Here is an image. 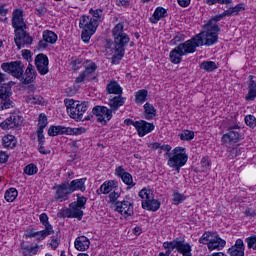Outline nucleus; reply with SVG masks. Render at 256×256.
<instances>
[{
    "label": "nucleus",
    "instance_id": "obj_49",
    "mask_svg": "<svg viewBox=\"0 0 256 256\" xmlns=\"http://www.w3.org/2000/svg\"><path fill=\"white\" fill-rule=\"evenodd\" d=\"M47 125H49V121L47 120V115L41 113L38 118V129H41L44 131Z\"/></svg>",
    "mask_w": 256,
    "mask_h": 256
},
{
    "label": "nucleus",
    "instance_id": "obj_2",
    "mask_svg": "<svg viewBox=\"0 0 256 256\" xmlns=\"http://www.w3.org/2000/svg\"><path fill=\"white\" fill-rule=\"evenodd\" d=\"M64 104L71 119H75V121H91V119H93V115H88L83 118V115H85L87 109H89V102L79 103V101L66 98Z\"/></svg>",
    "mask_w": 256,
    "mask_h": 256
},
{
    "label": "nucleus",
    "instance_id": "obj_47",
    "mask_svg": "<svg viewBox=\"0 0 256 256\" xmlns=\"http://www.w3.org/2000/svg\"><path fill=\"white\" fill-rule=\"evenodd\" d=\"M181 141H192L195 139V132L191 130H184L179 134Z\"/></svg>",
    "mask_w": 256,
    "mask_h": 256
},
{
    "label": "nucleus",
    "instance_id": "obj_19",
    "mask_svg": "<svg viewBox=\"0 0 256 256\" xmlns=\"http://www.w3.org/2000/svg\"><path fill=\"white\" fill-rule=\"evenodd\" d=\"M43 39L39 41V48L40 49H47L50 45H55L57 43V34L51 30H46L42 34Z\"/></svg>",
    "mask_w": 256,
    "mask_h": 256
},
{
    "label": "nucleus",
    "instance_id": "obj_25",
    "mask_svg": "<svg viewBox=\"0 0 256 256\" xmlns=\"http://www.w3.org/2000/svg\"><path fill=\"white\" fill-rule=\"evenodd\" d=\"M227 253L230 256H245V243L243 239H237L235 244L228 249Z\"/></svg>",
    "mask_w": 256,
    "mask_h": 256
},
{
    "label": "nucleus",
    "instance_id": "obj_36",
    "mask_svg": "<svg viewBox=\"0 0 256 256\" xmlns=\"http://www.w3.org/2000/svg\"><path fill=\"white\" fill-rule=\"evenodd\" d=\"M24 101L29 105H42L43 98L39 94H27L24 96Z\"/></svg>",
    "mask_w": 256,
    "mask_h": 256
},
{
    "label": "nucleus",
    "instance_id": "obj_43",
    "mask_svg": "<svg viewBox=\"0 0 256 256\" xmlns=\"http://www.w3.org/2000/svg\"><path fill=\"white\" fill-rule=\"evenodd\" d=\"M40 223L44 226V229H47V231H53V225L49 223V216H47L46 213H42L39 216Z\"/></svg>",
    "mask_w": 256,
    "mask_h": 256
},
{
    "label": "nucleus",
    "instance_id": "obj_28",
    "mask_svg": "<svg viewBox=\"0 0 256 256\" xmlns=\"http://www.w3.org/2000/svg\"><path fill=\"white\" fill-rule=\"evenodd\" d=\"M21 125V117L19 116H10L5 121L0 124V127L7 131L9 129H15Z\"/></svg>",
    "mask_w": 256,
    "mask_h": 256
},
{
    "label": "nucleus",
    "instance_id": "obj_53",
    "mask_svg": "<svg viewBox=\"0 0 256 256\" xmlns=\"http://www.w3.org/2000/svg\"><path fill=\"white\" fill-rule=\"evenodd\" d=\"M77 201L74 202L78 207L85 209V205L87 204V197L81 196L80 194L76 195Z\"/></svg>",
    "mask_w": 256,
    "mask_h": 256
},
{
    "label": "nucleus",
    "instance_id": "obj_34",
    "mask_svg": "<svg viewBox=\"0 0 256 256\" xmlns=\"http://www.w3.org/2000/svg\"><path fill=\"white\" fill-rule=\"evenodd\" d=\"M106 91L109 95H123V88L117 81H111L106 86Z\"/></svg>",
    "mask_w": 256,
    "mask_h": 256
},
{
    "label": "nucleus",
    "instance_id": "obj_16",
    "mask_svg": "<svg viewBox=\"0 0 256 256\" xmlns=\"http://www.w3.org/2000/svg\"><path fill=\"white\" fill-rule=\"evenodd\" d=\"M14 33V41L18 49H21V47H25V45H31V43H33V38L29 35V33H27V31H25V29L15 30Z\"/></svg>",
    "mask_w": 256,
    "mask_h": 256
},
{
    "label": "nucleus",
    "instance_id": "obj_63",
    "mask_svg": "<svg viewBox=\"0 0 256 256\" xmlns=\"http://www.w3.org/2000/svg\"><path fill=\"white\" fill-rule=\"evenodd\" d=\"M244 213H245L246 217H255L256 216L255 210H253L251 208H247Z\"/></svg>",
    "mask_w": 256,
    "mask_h": 256
},
{
    "label": "nucleus",
    "instance_id": "obj_9",
    "mask_svg": "<svg viewBox=\"0 0 256 256\" xmlns=\"http://www.w3.org/2000/svg\"><path fill=\"white\" fill-rule=\"evenodd\" d=\"M243 139L241 127L239 125H232L228 127V132L222 136V143L229 147L233 143H238Z\"/></svg>",
    "mask_w": 256,
    "mask_h": 256
},
{
    "label": "nucleus",
    "instance_id": "obj_21",
    "mask_svg": "<svg viewBox=\"0 0 256 256\" xmlns=\"http://www.w3.org/2000/svg\"><path fill=\"white\" fill-rule=\"evenodd\" d=\"M12 27L15 29V31L19 29H27V24H25V20L23 19L22 10L16 9L13 11Z\"/></svg>",
    "mask_w": 256,
    "mask_h": 256
},
{
    "label": "nucleus",
    "instance_id": "obj_18",
    "mask_svg": "<svg viewBox=\"0 0 256 256\" xmlns=\"http://www.w3.org/2000/svg\"><path fill=\"white\" fill-rule=\"evenodd\" d=\"M133 127H135L139 137H145V135L155 130V124L149 123L145 120L136 121L133 123Z\"/></svg>",
    "mask_w": 256,
    "mask_h": 256
},
{
    "label": "nucleus",
    "instance_id": "obj_61",
    "mask_svg": "<svg viewBox=\"0 0 256 256\" xmlns=\"http://www.w3.org/2000/svg\"><path fill=\"white\" fill-rule=\"evenodd\" d=\"M89 74L87 72H82L77 78H76V83H83L85 79H87V76Z\"/></svg>",
    "mask_w": 256,
    "mask_h": 256
},
{
    "label": "nucleus",
    "instance_id": "obj_64",
    "mask_svg": "<svg viewBox=\"0 0 256 256\" xmlns=\"http://www.w3.org/2000/svg\"><path fill=\"white\" fill-rule=\"evenodd\" d=\"M22 57H24V59H27L28 61H31V51L23 50Z\"/></svg>",
    "mask_w": 256,
    "mask_h": 256
},
{
    "label": "nucleus",
    "instance_id": "obj_51",
    "mask_svg": "<svg viewBox=\"0 0 256 256\" xmlns=\"http://www.w3.org/2000/svg\"><path fill=\"white\" fill-rule=\"evenodd\" d=\"M37 171H39V169L35 164H29L24 169V173H26V175H36Z\"/></svg>",
    "mask_w": 256,
    "mask_h": 256
},
{
    "label": "nucleus",
    "instance_id": "obj_15",
    "mask_svg": "<svg viewBox=\"0 0 256 256\" xmlns=\"http://www.w3.org/2000/svg\"><path fill=\"white\" fill-rule=\"evenodd\" d=\"M79 133H81V129L65 126H50L48 129L50 137H57V135H79Z\"/></svg>",
    "mask_w": 256,
    "mask_h": 256
},
{
    "label": "nucleus",
    "instance_id": "obj_39",
    "mask_svg": "<svg viewBox=\"0 0 256 256\" xmlns=\"http://www.w3.org/2000/svg\"><path fill=\"white\" fill-rule=\"evenodd\" d=\"M241 11H245V4L244 3H240L234 7H230L227 10H225L226 16L227 17H235L236 15H238L239 13H241Z\"/></svg>",
    "mask_w": 256,
    "mask_h": 256
},
{
    "label": "nucleus",
    "instance_id": "obj_40",
    "mask_svg": "<svg viewBox=\"0 0 256 256\" xmlns=\"http://www.w3.org/2000/svg\"><path fill=\"white\" fill-rule=\"evenodd\" d=\"M2 145L5 149H13L17 145V140L13 135H6L2 138Z\"/></svg>",
    "mask_w": 256,
    "mask_h": 256
},
{
    "label": "nucleus",
    "instance_id": "obj_24",
    "mask_svg": "<svg viewBox=\"0 0 256 256\" xmlns=\"http://www.w3.org/2000/svg\"><path fill=\"white\" fill-rule=\"evenodd\" d=\"M37 77V72L35 71V66L28 64L25 73L22 72V77L20 81L24 83V85H29V83H33Z\"/></svg>",
    "mask_w": 256,
    "mask_h": 256
},
{
    "label": "nucleus",
    "instance_id": "obj_12",
    "mask_svg": "<svg viewBox=\"0 0 256 256\" xmlns=\"http://www.w3.org/2000/svg\"><path fill=\"white\" fill-rule=\"evenodd\" d=\"M201 45H203V41L201 40L200 36H194L184 43H180L178 45V49L185 56L195 53V51H197V47H201Z\"/></svg>",
    "mask_w": 256,
    "mask_h": 256
},
{
    "label": "nucleus",
    "instance_id": "obj_55",
    "mask_svg": "<svg viewBox=\"0 0 256 256\" xmlns=\"http://www.w3.org/2000/svg\"><path fill=\"white\" fill-rule=\"evenodd\" d=\"M248 249H254L256 251V235H252L245 239Z\"/></svg>",
    "mask_w": 256,
    "mask_h": 256
},
{
    "label": "nucleus",
    "instance_id": "obj_62",
    "mask_svg": "<svg viewBox=\"0 0 256 256\" xmlns=\"http://www.w3.org/2000/svg\"><path fill=\"white\" fill-rule=\"evenodd\" d=\"M35 91H37V87L35 85L31 84L26 87V93L28 95H34Z\"/></svg>",
    "mask_w": 256,
    "mask_h": 256
},
{
    "label": "nucleus",
    "instance_id": "obj_4",
    "mask_svg": "<svg viewBox=\"0 0 256 256\" xmlns=\"http://www.w3.org/2000/svg\"><path fill=\"white\" fill-rule=\"evenodd\" d=\"M168 161L167 165L171 169H175L177 173L181 171V167H185L187 164V161L189 159V156H187V153L185 152V148L183 147H176L172 150L171 154H167Z\"/></svg>",
    "mask_w": 256,
    "mask_h": 256
},
{
    "label": "nucleus",
    "instance_id": "obj_46",
    "mask_svg": "<svg viewBox=\"0 0 256 256\" xmlns=\"http://www.w3.org/2000/svg\"><path fill=\"white\" fill-rule=\"evenodd\" d=\"M200 67L204 69V71L211 73V71H215V69H217V64L213 61H204L201 63Z\"/></svg>",
    "mask_w": 256,
    "mask_h": 256
},
{
    "label": "nucleus",
    "instance_id": "obj_54",
    "mask_svg": "<svg viewBox=\"0 0 256 256\" xmlns=\"http://www.w3.org/2000/svg\"><path fill=\"white\" fill-rule=\"evenodd\" d=\"M200 165L202 167V171H207V169L211 167V160L209 159V156H204L201 159Z\"/></svg>",
    "mask_w": 256,
    "mask_h": 256
},
{
    "label": "nucleus",
    "instance_id": "obj_56",
    "mask_svg": "<svg viewBox=\"0 0 256 256\" xmlns=\"http://www.w3.org/2000/svg\"><path fill=\"white\" fill-rule=\"evenodd\" d=\"M58 217H67L68 219H73V215L71 214V208L61 209L58 212Z\"/></svg>",
    "mask_w": 256,
    "mask_h": 256
},
{
    "label": "nucleus",
    "instance_id": "obj_3",
    "mask_svg": "<svg viewBox=\"0 0 256 256\" xmlns=\"http://www.w3.org/2000/svg\"><path fill=\"white\" fill-rule=\"evenodd\" d=\"M162 247L166 249V252H160L158 256H170L175 249L180 253V255L191 256V251H193L191 244L186 242L183 237L175 238L172 241H166L162 244Z\"/></svg>",
    "mask_w": 256,
    "mask_h": 256
},
{
    "label": "nucleus",
    "instance_id": "obj_31",
    "mask_svg": "<svg viewBox=\"0 0 256 256\" xmlns=\"http://www.w3.org/2000/svg\"><path fill=\"white\" fill-rule=\"evenodd\" d=\"M256 98V78L253 75L249 76L248 94L245 96L246 101H255Z\"/></svg>",
    "mask_w": 256,
    "mask_h": 256
},
{
    "label": "nucleus",
    "instance_id": "obj_29",
    "mask_svg": "<svg viewBox=\"0 0 256 256\" xmlns=\"http://www.w3.org/2000/svg\"><path fill=\"white\" fill-rule=\"evenodd\" d=\"M122 95L123 94L114 96L113 98H111L109 100L108 105H109L112 113H113V111H118L119 107H123L125 105V101H127V98L123 97Z\"/></svg>",
    "mask_w": 256,
    "mask_h": 256
},
{
    "label": "nucleus",
    "instance_id": "obj_41",
    "mask_svg": "<svg viewBox=\"0 0 256 256\" xmlns=\"http://www.w3.org/2000/svg\"><path fill=\"white\" fill-rule=\"evenodd\" d=\"M147 95H149V93L145 89L135 92V104L143 105V103L147 101Z\"/></svg>",
    "mask_w": 256,
    "mask_h": 256
},
{
    "label": "nucleus",
    "instance_id": "obj_26",
    "mask_svg": "<svg viewBox=\"0 0 256 256\" xmlns=\"http://www.w3.org/2000/svg\"><path fill=\"white\" fill-rule=\"evenodd\" d=\"M85 183H87V178H80L72 180L71 182H68V188L71 193H75V191H81V193H85L87 190V186H85Z\"/></svg>",
    "mask_w": 256,
    "mask_h": 256
},
{
    "label": "nucleus",
    "instance_id": "obj_57",
    "mask_svg": "<svg viewBox=\"0 0 256 256\" xmlns=\"http://www.w3.org/2000/svg\"><path fill=\"white\" fill-rule=\"evenodd\" d=\"M119 197H121V194L117 192V189L113 190V192H110L109 194L110 203H117Z\"/></svg>",
    "mask_w": 256,
    "mask_h": 256
},
{
    "label": "nucleus",
    "instance_id": "obj_13",
    "mask_svg": "<svg viewBox=\"0 0 256 256\" xmlns=\"http://www.w3.org/2000/svg\"><path fill=\"white\" fill-rule=\"evenodd\" d=\"M23 63L21 61H14L11 63H2L1 69L5 71V73H10L12 77L19 79L21 81V77L24 73L23 71Z\"/></svg>",
    "mask_w": 256,
    "mask_h": 256
},
{
    "label": "nucleus",
    "instance_id": "obj_17",
    "mask_svg": "<svg viewBox=\"0 0 256 256\" xmlns=\"http://www.w3.org/2000/svg\"><path fill=\"white\" fill-rule=\"evenodd\" d=\"M54 189L56 191L54 199H56V201H60V203L67 201L69 199V195L72 194V192L69 190V182L61 183L55 186Z\"/></svg>",
    "mask_w": 256,
    "mask_h": 256
},
{
    "label": "nucleus",
    "instance_id": "obj_22",
    "mask_svg": "<svg viewBox=\"0 0 256 256\" xmlns=\"http://www.w3.org/2000/svg\"><path fill=\"white\" fill-rule=\"evenodd\" d=\"M115 175H117V177H120L123 183H125V185H128V187H135L136 183L133 181V176L131 175V173L125 171L123 167H117L115 169Z\"/></svg>",
    "mask_w": 256,
    "mask_h": 256
},
{
    "label": "nucleus",
    "instance_id": "obj_60",
    "mask_svg": "<svg viewBox=\"0 0 256 256\" xmlns=\"http://www.w3.org/2000/svg\"><path fill=\"white\" fill-rule=\"evenodd\" d=\"M37 137H38V144L45 143V135H43V130L41 129L37 130Z\"/></svg>",
    "mask_w": 256,
    "mask_h": 256
},
{
    "label": "nucleus",
    "instance_id": "obj_23",
    "mask_svg": "<svg viewBox=\"0 0 256 256\" xmlns=\"http://www.w3.org/2000/svg\"><path fill=\"white\" fill-rule=\"evenodd\" d=\"M119 188V182L116 180L105 181L100 188L96 191L98 195H109L111 191H115Z\"/></svg>",
    "mask_w": 256,
    "mask_h": 256
},
{
    "label": "nucleus",
    "instance_id": "obj_7",
    "mask_svg": "<svg viewBox=\"0 0 256 256\" xmlns=\"http://www.w3.org/2000/svg\"><path fill=\"white\" fill-rule=\"evenodd\" d=\"M221 31V28L219 26H207V24L204 26V31L197 34L196 36H199L202 45H206V47H211V45H215L219 41V32Z\"/></svg>",
    "mask_w": 256,
    "mask_h": 256
},
{
    "label": "nucleus",
    "instance_id": "obj_27",
    "mask_svg": "<svg viewBox=\"0 0 256 256\" xmlns=\"http://www.w3.org/2000/svg\"><path fill=\"white\" fill-rule=\"evenodd\" d=\"M52 233H54L53 230H47L46 228H44V230L36 232L33 230H28L26 233V237H28V239H36V241H44V239H47V237H49V235H52Z\"/></svg>",
    "mask_w": 256,
    "mask_h": 256
},
{
    "label": "nucleus",
    "instance_id": "obj_20",
    "mask_svg": "<svg viewBox=\"0 0 256 256\" xmlns=\"http://www.w3.org/2000/svg\"><path fill=\"white\" fill-rule=\"evenodd\" d=\"M35 65L40 75L49 73V58L45 54H38L35 58Z\"/></svg>",
    "mask_w": 256,
    "mask_h": 256
},
{
    "label": "nucleus",
    "instance_id": "obj_37",
    "mask_svg": "<svg viewBox=\"0 0 256 256\" xmlns=\"http://www.w3.org/2000/svg\"><path fill=\"white\" fill-rule=\"evenodd\" d=\"M83 208L79 207L75 202L70 203V211L72 214V219H78L81 221L83 219Z\"/></svg>",
    "mask_w": 256,
    "mask_h": 256
},
{
    "label": "nucleus",
    "instance_id": "obj_35",
    "mask_svg": "<svg viewBox=\"0 0 256 256\" xmlns=\"http://www.w3.org/2000/svg\"><path fill=\"white\" fill-rule=\"evenodd\" d=\"M157 115V109L151 103L144 104V117L148 121H151Z\"/></svg>",
    "mask_w": 256,
    "mask_h": 256
},
{
    "label": "nucleus",
    "instance_id": "obj_58",
    "mask_svg": "<svg viewBox=\"0 0 256 256\" xmlns=\"http://www.w3.org/2000/svg\"><path fill=\"white\" fill-rule=\"evenodd\" d=\"M45 143H39L38 144V151L39 153H41V155H49V153H51V151L45 149Z\"/></svg>",
    "mask_w": 256,
    "mask_h": 256
},
{
    "label": "nucleus",
    "instance_id": "obj_32",
    "mask_svg": "<svg viewBox=\"0 0 256 256\" xmlns=\"http://www.w3.org/2000/svg\"><path fill=\"white\" fill-rule=\"evenodd\" d=\"M183 57H185V54L181 52L178 46H176L173 50L169 53V59L174 65H179L181 61H183Z\"/></svg>",
    "mask_w": 256,
    "mask_h": 256
},
{
    "label": "nucleus",
    "instance_id": "obj_11",
    "mask_svg": "<svg viewBox=\"0 0 256 256\" xmlns=\"http://www.w3.org/2000/svg\"><path fill=\"white\" fill-rule=\"evenodd\" d=\"M92 117L95 115L96 121L101 123L102 125H107L110 119H113V110L105 107V106H95L92 109L91 114Z\"/></svg>",
    "mask_w": 256,
    "mask_h": 256
},
{
    "label": "nucleus",
    "instance_id": "obj_59",
    "mask_svg": "<svg viewBox=\"0 0 256 256\" xmlns=\"http://www.w3.org/2000/svg\"><path fill=\"white\" fill-rule=\"evenodd\" d=\"M185 41V36L183 34H177L174 39L172 40V42L174 43V45H177V43H181Z\"/></svg>",
    "mask_w": 256,
    "mask_h": 256
},
{
    "label": "nucleus",
    "instance_id": "obj_42",
    "mask_svg": "<svg viewBox=\"0 0 256 256\" xmlns=\"http://www.w3.org/2000/svg\"><path fill=\"white\" fill-rule=\"evenodd\" d=\"M19 195V192L15 188H9L4 195V199L8 203H13L17 199V196Z\"/></svg>",
    "mask_w": 256,
    "mask_h": 256
},
{
    "label": "nucleus",
    "instance_id": "obj_48",
    "mask_svg": "<svg viewBox=\"0 0 256 256\" xmlns=\"http://www.w3.org/2000/svg\"><path fill=\"white\" fill-rule=\"evenodd\" d=\"M84 67H85L84 72L87 73L88 75H91V73H94V71L97 70V64H95L91 60H86L84 63Z\"/></svg>",
    "mask_w": 256,
    "mask_h": 256
},
{
    "label": "nucleus",
    "instance_id": "obj_14",
    "mask_svg": "<svg viewBox=\"0 0 256 256\" xmlns=\"http://www.w3.org/2000/svg\"><path fill=\"white\" fill-rule=\"evenodd\" d=\"M115 211L120 213L124 219H129L134 215L133 202L129 200L117 201L115 203Z\"/></svg>",
    "mask_w": 256,
    "mask_h": 256
},
{
    "label": "nucleus",
    "instance_id": "obj_33",
    "mask_svg": "<svg viewBox=\"0 0 256 256\" xmlns=\"http://www.w3.org/2000/svg\"><path fill=\"white\" fill-rule=\"evenodd\" d=\"M165 17H167V10L163 7H157L150 17V22L156 25V23H159L161 19H165Z\"/></svg>",
    "mask_w": 256,
    "mask_h": 256
},
{
    "label": "nucleus",
    "instance_id": "obj_38",
    "mask_svg": "<svg viewBox=\"0 0 256 256\" xmlns=\"http://www.w3.org/2000/svg\"><path fill=\"white\" fill-rule=\"evenodd\" d=\"M241 11H245V4L244 3H240L234 7H230L227 10H225L226 16L227 17H235L236 15H238L239 13H241Z\"/></svg>",
    "mask_w": 256,
    "mask_h": 256
},
{
    "label": "nucleus",
    "instance_id": "obj_6",
    "mask_svg": "<svg viewBox=\"0 0 256 256\" xmlns=\"http://www.w3.org/2000/svg\"><path fill=\"white\" fill-rule=\"evenodd\" d=\"M199 243L207 245L210 251H223L227 241L219 237L217 232H205L200 238Z\"/></svg>",
    "mask_w": 256,
    "mask_h": 256
},
{
    "label": "nucleus",
    "instance_id": "obj_44",
    "mask_svg": "<svg viewBox=\"0 0 256 256\" xmlns=\"http://www.w3.org/2000/svg\"><path fill=\"white\" fill-rule=\"evenodd\" d=\"M224 17H227V14L225 11L220 15L214 16L212 19H210L208 21V23L206 25L208 27H219V25H217V23H219V21H221V19H224Z\"/></svg>",
    "mask_w": 256,
    "mask_h": 256
},
{
    "label": "nucleus",
    "instance_id": "obj_52",
    "mask_svg": "<svg viewBox=\"0 0 256 256\" xmlns=\"http://www.w3.org/2000/svg\"><path fill=\"white\" fill-rule=\"evenodd\" d=\"M245 123L248 127H251V129H255L256 127V118L254 115H247L245 117Z\"/></svg>",
    "mask_w": 256,
    "mask_h": 256
},
{
    "label": "nucleus",
    "instance_id": "obj_45",
    "mask_svg": "<svg viewBox=\"0 0 256 256\" xmlns=\"http://www.w3.org/2000/svg\"><path fill=\"white\" fill-rule=\"evenodd\" d=\"M185 199H187V196H185V194H181L177 191H175L172 195L173 205H181V203H183V201H185Z\"/></svg>",
    "mask_w": 256,
    "mask_h": 256
},
{
    "label": "nucleus",
    "instance_id": "obj_5",
    "mask_svg": "<svg viewBox=\"0 0 256 256\" xmlns=\"http://www.w3.org/2000/svg\"><path fill=\"white\" fill-rule=\"evenodd\" d=\"M79 27L82 29L81 39L84 43H89L91 37L95 35L99 22L93 20L91 16L83 15L79 20Z\"/></svg>",
    "mask_w": 256,
    "mask_h": 256
},
{
    "label": "nucleus",
    "instance_id": "obj_8",
    "mask_svg": "<svg viewBox=\"0 0 256 256\" xmlns=\"http://www.w3.org/2000/svg\"><path fill=\"white\" fill-rule=\"evenodd\" d=\"M139 197L142 199V208L147 211H159L161 202L155 199L151 189L143 188L139 192Z\"/></svg>",
    "mask_w": 256,
    "mask_h": 256
},
{
    "label": "nucleus",
    "instance_id": "obj_1",
    "mask_svg": "<svg viewBox=\"0 0 256 256\" xmlns=\"http://www.w3.org/2000/svg\"><path fill=\"white\" fill-rule=\"evenodd\" d=\"M125 25L123 23H118L112 30V35L114 37V55L112 57V64L115 65L119 63L125 56V47L129 45L131 38L123 30Z\"/></svg>",
    "mask_w": 256,
    "mask_h": 256
},
{
    "label": "nucleus",
    "instance_id": "obj_30",
    "mask_svg": "<svg viewBox=\"0 0 256 256\" xmlns=\"http://www.w3.org/2000/svg\"><path fill=\"white\" fill-rule=\"evenodd\" d=\"M91 245V241L86 236H78L74 241V247L77 251H87Z\"/></svg>",
    "mask_w": 256,
    "mask_h": 256
},
{
    "label": "nucleus",
    "instance_id": "obj_10",
    "mask_svg": "<svg viewBox=\"0 0 256 256\" xmlns=\"http://www.w3.org/2000/svg\"><path fill=\"white\" fill-rule=\"evenodd\" d=\"M13 95V91L11 90V85L3 84L0 86V109H11L15 106V103L12 102L11 96Z\"/></svg>",
    "mask_w": 256,
    "mask_h": 256
},
{
    "label": "nucleus",
    "instance_id": "obj_50",
    "mask_svg": "<svg viewBox=\"0 0 256 256\" xmlns=\"http://www.w3.org/2000/svg\"><path fill=\"white\" fill-rule=\"evenodd\" d=\"M90 15H92V21H96V23H99V20H101V17L103 15V10L101 9H90L89 10Z\"/></svg>",
    "mask_w": 256,
    "mask_h": 256
}]
</instances>
